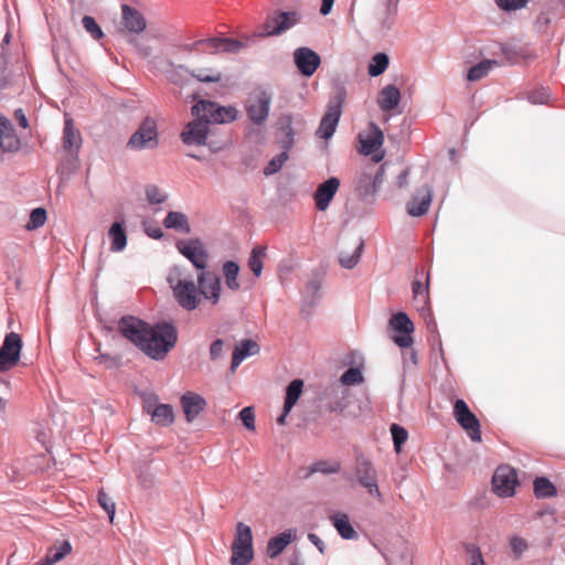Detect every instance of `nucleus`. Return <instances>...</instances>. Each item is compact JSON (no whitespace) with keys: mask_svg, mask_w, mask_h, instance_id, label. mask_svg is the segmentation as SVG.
<instances>
[{"mask_svg":"<svg viewBox=\"0 0 565 565\" xmlns=\"http://www.w3.org/2000/svg\"><path fill=\"white\" fill-rule=\"evenodd\" d=\"M454 417L472 441H481L480 422L463 399L455 402Z\"/></svg>","mask_w":565,"mask_h":565,"instance_id":"obj_11","label":"nucleus"},{"mask_svg":"<svg viewBox=\"0 0 565 565\" xmlns=\"http://www.w3.org/2000/svg\"><path fill=\"white\" fill-rule=\"evenodd\" d=\"M209 132V122L198 117L196 120L189 122L181 134L182 141L186 145H203Z\"/></svg>","mask_w":565,"mask_h":565,"instance_id":"obj_21","label":"nucleus"},{"mask_svg":"<svg viewBox=\"0 0 565 565\" xmlns=\"http://www.w3.org/2000/svg\"><path fill=\"white\" fill-rule=\"evenodd\" d=\"M192 114L207 122L227 124L237 118L238 110L234 106H221L210 100H200L192 107Z\"/></svg>","mask_w":565,"mask_h":565,"instance_id":"obj_4","label":"nucleus"},{"mask_svg":"<svg viewBox=\"0 0 565 565\" xmlns=\"http://www.w3.org/2000/svg\"><path fill=\"white\" fill-rule=\"evenodd\" d=\"M294 60L297 68L305 76H311L321 63L318 53L309 47L297 49L294 53Z\"/></svg>","mask_w":565,"mask_h":565,"instance_id":"obj_18","label":"nucleus"},{"mask_svg":"<svg viewBox=\"0 0 565 565\" xmlns=\"http://www.w3.org/2000/svg\"><path fill=\"white\" fill-rule=\"evenodd\" d=\"M308 540L319 550L321 554L324 553L326 544L315 533L308 534Z\"/></svg>","mask_w":565,"mask_h":565,"instance_id":"obj_62","label":"nucleus"},{"mask_svg":"<svg viewBox=\"0 0 565 565\" xmlns=\"http://www.w3.org/2000/svg\"><path fill=\"white\" fill-rule=\"evenodd\" d=\"M166 35L161 31L149 28L147 31L148 44L143 46V58L148 60V64L160 72H168L172 63L163 57V43Z\"/></svg>","mask_w":565,"mask_h":565,"instance_id":"obj_6","label":"nucleus"},{"mask_svg":"<svg viewBox=\"0 0 565 565\" xmlns=\"http://www.w3.org/2000/svg\"><path fill=\"white\" fill-rule=\"evenodd\" d=\"M222 271L226 287L232 291H237L241 288V284L238 281V264L232 260H227L223 264Z\"/></svg>","mask_w":565,"mask_h":565,"instance_id":"obj_35","label":"nucleus"},{"mask_svg":"<svg viewBox=\"0 0 565 565\" xmlns=\"http://www.w3.org/2000/svg\"><path fill=\"white\" fill-rule=\"evenodd\" d=\"M146 196L150 204H160L167 200V194L154 184L146 188Z\"/></svg>","mask_w":565,"mask_h":565,"instance_id":"obj_53","label":"nucleus"},{"mask_svg":"<svg viewBox=\"0 0 565 565\" xmlns=\"http://www.w3.org/2000/svg\"><path fill=\"white\" fill-rule=\"evenodd\" d=\"M340 380L344 385H355L363 382V375L359 369L350 367L342 374Z\"/></svg>","mask_w":565,"mask_h":565,"instance_id":"obj_55","label":"nucleus"},{"mask_svg":"<svg viewBox=\"0 0 565 565\" xmlns=\"http://www.w3.org/2000/svg\"><path fill=\"white\" fill-rule=\"evenodd\" d=\"M390 63V58L385 53H376L370 64H369V74L371 76H379L385 72Z\"/></svg>","mask_w":565,"mask_h":565,"instance_id":"obj_46","label":"nucleus"},{"mask_svg":"<svg viewBox=\"0 0 565 565\" xmlns=\"http://www.w3.org/2000/svg\"><path fill=\"white\" fill-rule=\"evenodd\" d=\"M82 23L86 32H88L95 40H100L104 36V32L93 17L85 15Z\"/></svg>","mask_w":565,"mask_h":565,"instance_id":"obj_54","label":"nucleus"},{"mask_svg":"<svg viewBox=\"0 0 565 565\" xmlns=\"http://www.w3.org/2000/svg\"><path fill=\"white\" fill-rule=\"evenodd\" d=\"M401 102V92L394 85L383 87L377 97L379 107L383 111H391L395 109Z\"/></svg>","mask_w":565,"mask_h":565,"instance_id":"obj_28","label":"nucleus"},{"mask_svg":"<svg viewBox=\"0 0 565 565\" xmlns=\"http://www.w3.org/2000/svg\"><path fill=\"white\" fill-rule=\"evenodd\" d=\"M431 202V189L425 184L416 190L415 194L407 203V213L411 216H422L429 210Z\"/></svg>","mask_w":565,"mask_h":565,"instance_id":"obj_20","label":"nucleus"},{"mask_svg":"<svg viewBox=\"0 0 565 565\" xmlns=\"http://www.w3.org/2000/svg\"><path fill=\"white\" fill-rule=\"evenodd\" d=\"M280 130L285 135V138L281 140V147L286 150H289L294 145V129H292V120L290 116H282L279 119Z\"/></svg>","mask_w":565,"mask_h":565,"instance_id":"obj_45","label":"nucleus"},{"mask_svg":"<svg viewBox=\"0 0 565 565\" xmlns=\"http://www.w3.org/2000/svg\"><path fill=\"white\" fill-rule=\"evenodd\" d=\"M414 301L418 309L425 310L428 308L429 296L428 285H423L420 281H414L413 284Z\"/></svg>","mask_w":565,"mask_h":565,"instance_id":"obj_42","label":"nucleus"},{"mask_svg":"<svg viewBox=\"0 0 565 565\" xmlns=\"http://www.w3.org/2000/svg\"><path fill=\"white\" fill-rule=\"evenodd\" d=\"M363 242H359L355 246H354V249L351 254L349 253H345V252H341L340 254V257H339V262L341 264L342 267L344 268H348V269H351L353 267L356 266V264L359 263L360 260V257H361V252L363 249Z\"/></svg>","mask_w":565,"mask_h":565,"instance_id":"obj_44","label":"nucleus"},{"mask_svg":"<svg viewBox=\"0 0 565 565\" xmlns=\"http://www.w3.org/2000/svg\"><path fill=\"white\" fill-rule=\"evenodd\" d=\"M178 341L177 328L170 322L149 324L143 321V353L163 360Z\"/></svg>","mask_w":565,"mask_h":565,"instance_id":"obj_1","label":"nucleus"},{"mask_svg":"<svg viewBox=\"0 0 565 565\" xmlns=\"http://www.w3.org/2000/svg\"><path fill=\"white\" fill-rule=\"evenodd\" d=\"M355 475L359 483L364 487L371 495L382 498L377 486V473L372 461L363 454L355 456Z\"/></svg>","mask_w":565,"mask_h":565,"instance_id":"obj_8","label":"nucleus"},{"mask_svg":"<svg viewBox=\"0 0 565 565\" xmlns=\"http://www.w3.org/2000/svg\"><path fill=\"white\" fill-rule=\"evenodd\" d=\"M118 331L122 338L141 348V320L134 316H124L118 321Z\"/></svg>","mask_w":565,"mask_h":565,"instance_id":"obj_22","label":"nucleus"},{"mask_svg":"<svg viewBox=\"0 0 565 565\" xmlns=\"http://www.w3.org/2000/svg\"><path fill=\"white\" fill-rule=\"evenodd\" d=\"M22 345L20 334L10 332L6 335L0 348V372H7L19 363Z\"/></svg>","mask_w":565,"mask_h":565,"instance_id":"obj_10","label":"nucleus"},{"mask_svg":"<svg viewBox=\"0 0 565 565\" xmlns=\"http://www.w3.org/2000/svg\"><path fill=\"white\" fill-rule=\"evenodd\" d=\"M341 470V463L339 461H317L310 468V473L321 472L324 475L338 473Z\"/></svg>","mask_w":565,"mask_h":565,"instance_id":"obj_49","label":"nucleus"},{"mask_svg":"<svg viewBox=\"0 0 565 565\" xmlns=\"http://www.w3.org/2000/svg\"><path fill=\"white\" fill-rule=\"evenodd\" d=\"M534 493L537 498H551L556 494L555 486L545 477L534 480Z\"/></svg>","mask_w":565,"mask_h":565,"instance_id":"obj_41","label":"nucleus"},{"mask_svg":"<svg viewBox=\"0 0 565 565\" xmlns=\"http://www.w3.org/2000/svg\"><path fill=\"white\" fill-rule=\"evenodd\" d=\"M201 300L205 299L212 306H216L221 300L222 282L220 276L212 270L203 269L196 277Z\"/></svg>","mask_w":565,"mask_h":565,"instance_id":"obj_9","label":"nucleus"},{"mask_svg":"<svg viewBox=\"0 0 565 565\" xmlns=\"http://www.w3.org/2000/svg\"><path fill=\"white\" fill-rule=\"evenodd\" d=\"M300 20L301 15L297 11H275L267 15L256 36L267 38L279 35L298 24Z\"/></svg>","mask_w":565,"mask_h":565,"instance_id":"obj_5","label":"nucleus"},{"mask_svg":"<svg viewBox=\"0 0 565 565\" xmlns=\"http://www.w3.org/2000/svg\"><path fill=\"white\" fill-rule=\"evenodd\" d=\"M231 550L230 563L232 565H248L254 558L252 529L243 522L236 524Z\"/></svg>","mask_w":565,"mask_h":565,"instance_id":"obj_3","label":"nucleus"},{"mask_svg":"<svg viewBox=\"0 0 565 565\" xmlns=\"http://www.w3.org/2000/svg\"><path fill=\"white\" fill-rule=\"evenodd\" d=\"M238 417L248 430H255V413L253 407H244L239 412Z\"/></svg>","mask_w":565,"mask_h":565,"instance_id":"obj_57","label":"nucleus"},{"mask_svg":"<svg viewBox=\"0 0 565 565\" xmlns=\"http://www.w3.org/2000/svg\"><path fill=\"white\" fill-rule=\"evenodd\" d=\"M391 434L394 443V449L397 454H399L402 451L403 445L407 441L408 433L404 427L397 424H392Z\"/></svg>","mask_w":565,"mask_h":565,"instance_id":"obj_48","label":"nucleus"},{"mask_svg":"<svg viewBox=\"0 0 565 565\" xmlns=\"http://www.w3.org/2000/svg\"><path fill=\"white\" fill-rule=\"evenodd\" d=\"M518 484V477L514 469L509 466L497 468L492 477L493 491L499 497H511L514 494V488Z\"/></svg>","mask_w":565,"mask_h":565,"instance_id":"obj_16","label":"nucleus"},{"mask_svg":"<svg viewBox=\"0 0 565 565\" xmlns=\"http://www.w3.org/2000/svg\"><path fill=\"white\" fill-rule=\"evenodd\" d=\"M303 382L301 380H294L289 383L286 390V413H290L292 407L298 402L301 393H302Z\"/></svg>","mask_w":565,"mask_h":565,"instance_id":"obj_40","label":"nucleus"},{"mask_svg":"<svg viewBox=\"0 0 565 565\" xmlns=\"http://www.w3.org/2000/svg\"><path fill=\"white\" fill-rule=\"evenodd\" d=\"M221 38H209L203 40H198L192 44L183 45V50L188 52H201L207 54H215L220 52Z\"/></svg>","mask_w":565,"mask_h":565,"instance_id":"obj_33","label":"nucleus"},{"mask_svg":"<svg viewBox=\"0 0 565 565\" xmlns=\"http://www.w3.org/2000/svg\"><path fill=\"white\" fill-rule=\"evenodd\" d=\"M260 348L256 341L250 339L243 340L234 349L231 365L232 370H235L247 356L257 354Z\"/></svg>","mask_w":565,"mask_h":565,"instance_id":"obj_29","label":"nucleus"},{"mask_svg":"<svg viewBox=\"0 0 565 565\" xmlns=\"http://www.w3.org/2000/svg\"><path fill=\"white\" fill-rule=\"evenodd\" d=\"M167 280L173 291L177 302L183 309L192 311L201 303V294L199 286L192 279L184 276L180 267L170 270Z\"/></svg>","mask_w":565,"mask_h":565,"instance_id":"obj_2","label":"nucleus"},{"mask_svg":"<svg viewBox=\"0 0 565 565\" xmlns=\"http://www.w3.org/2000/svg\"><path fill=\"white\" fill-rule=\"evenodd\" d=\"M129 147L138 148L141 146V128L137 129L128 141Z\"/></svg>","mask_w":565,"mask_h":565,"instance_id":"obj_63","label":"nucleus"},{"mask_svg":"<svg viewBox=\"0 0 565 565\" xmlns=\"http://www.w3.org/2000/svg\"><path fill=\"white\" fill-rule=\"evenodd\" d=\"M81 146L82 136L79 130L75 128L72 118H66L63 129V149L71 154H77Z\"/></svg>","mask_w":565,"mask_h":565,"instance_id":"obj_26","label":"nucleus"},{"mask_svg":"<svg viewBox=\"0 0 565 565\" xmlns=\"http://www.w3.org/2000/svg\"><path fill=\"white\" fill-rule=\"evenodd\" d=\"M467 553L470 555V565H486L481 551L475 544H468L466 546Z\"/></svg>","mask_w":565,"mask_h":565,"instance_id":"obj_58","label":"nucleus"},{"mask_svg":"<svg viewBox=\"0 0 565 565\" xmlns=\"http://www.w3.org/2000/svg\"><path fill=\"white\" fill-rule=\"evenodd\" d=\"M399 0H385V10L387 18H394L397 14Z\"/></svg>","mask_w":565,"mask_h":565,"instance_id":"obj_61","label":"nucleus"},{"mask_svg":"<svg viewBox=\"0 0 565 565\" xmlns=\"http://www.w3.org/2000/svg\"><path fill=\"white\" fill-rule=\"evenodd\" d=\"M339 186L340 181L334 177L329 178L318 186L315 193V202L319 211H326L328 209L330 202L338 192Z\"/></svg>","mask_w":565,"mask_h":565,"instance_id":"obj_23","label":"nucleus"},{"mask_svg":"<svg viewBox=\"0 0 565 565\" xmlns=\"http://www.w3.org/2000/svg\"><path fill=\"white\" fill-rule=\"evenodd\" d=\"M494 66H498V62L495 60H483L469 68L467 78L470 82L480 81L486 77Z\"/></svg>","mask_w":565,"mask_h":565,"instance_id":"obj_38","label":"nucleus"},{"mask_svg":"<svg viewBox=\"0 0 565 565\" xmlns=\"http://www.w3.org/2000/svg\"><path fill=\"white\" fill-rule=\"evenodd\" d=\"M46 221V211L42 207L34 209L30 214V220L26 223L28 230H35L44 225Z\"/></svg>","mask_w":565,"mask_h":565,"instance_id":"obj_52","label":"nucleus"},{"mask_svg":"<svg viewBox=\"0 0 565 565\" xmlns=\"http://www.w3.org/2000/svg\"><path fill=\"white\" fill-rule=\"evenodd\" d=\"M180 403L189 423H192L206 406V401L194 392L184 393Z\"/></svg>","mask_w":565,"mask_h":565,"instance_id":"obj_24","label":"nucleus"},{"mask_svg":"<svg viewBox=\"0 0 565 565\" xmlns=\"http://www.w3.org/2000/svg\"><path fill=\"white\" fill-rule=\"evenodd\" d=\"M271 104V94L263 88L254 89L245 104L246 114L255 125H263L268 117Z\"/></svg>","mask_w":565,"mask_h":565,"instance_id":"obj_7","label":"nucleus"},{"mask_svg":"<svg viewBox=\"0 0 565 565\" xmlns=\"http://www.w3.org/2000/svg\"><path fill=\"white\" fill-rule=\"evenodd\" d=\"M98 504L106 511L109 516V521L113 522L115 518L116 504L111 497H109L104 489L98 491L97 495Z\"/></svg>","mask_w":565,"mask_h":565,"instance_id":"obj_51","label":"nucleus"},{"mask_svg":"<svg viewBox=\"0 0 565 565\" xmlns=\"http://www.w3.org/2000/svg\"><path fill=\"white\" fill-rule=\"evenodd\" d=\"M118 32L128 41H134L141 32V14L128 4L121 6V21Z\"/></svg>","mask_w":565,"mask_h":565,"instance_id":"obj_17","label":"nucleus"},{"mask_svg":"<svg viewBox=\"0 0 565 565\" xmlns=\"http://www.w3.org/2000/svg\"><path fill=\"white\" fill-rule=\"evenodd\" d=\"M333 526L338 533L345 540H352L358 536V533L350 523L349 516L345 513H337L330 516Z\"/></svg>","mask_w":565,"mask_h":565,"instance_id":"obj_34","label":"nucleus"},{"mask_svg":"<svg viewBox=\"0 0 565 565\" xmlns=\"http://www.w3.org/2000/svg\"><path fill=\"white\" fill-rule=\"evenodd\" d=\"M341 116V103L339 100L331 102L328 106L327 113L322 117L317 136L322 139H329L335 131L337 125Z\"/></svg>","mask_w":565,"mask_h":565,"instance_id":"obj_19","label":"nucleus"},{"mask_svg":"<svg viewBox=\"0 0 565 565\" xmlns=\"http://www.w3.org/2000/svg\"><path fill=\"white\" fill-rule=\"evenodd\" d=\"M288 158H289L288 150L284 149L282 152H280L279 154L274 157L268 162V164L264 168V173L266 175H270V174L278 172L282 168L285 162L288 160Z\"/></svg>","mask_w":565,"mask_h":565,"instance_id":"obj_50","label":"nucleus"},{"mask_svg":"<svg viewBox=\"0 0 565 565\" xmlns=\"http://www.w3.org/2000/svg\"><path fill=\"white\" fill-rule=\"evenodd\" d=\"M72 552V545L68 541H63L58 546H51L44 558H42L36 565H54L57 562H61Z\"/></svg>","mask_w":565,"mask_h":565,"instance_id":"obj_31","label":"nucleus"},{"mask_svg":"<svg viewBox=\"0 0 565 565\" xmlns=\"http://www.w3.org/2000/svg\"><path fill=\"white\" fill-rule=\"evenodd\" d=\"M191 75L202 83H217L222 79V73L215 68H199Z\"/></svg>","mask_w":565,"mask_h":565,"instance_id":"obj_47","label":"nucleus"},{"mask_svg":"<svg viewBox=\"0 0 565 565\" xmlns=\"http://www.w3.org/2000/svg\"><path fill=\"white\" fill-rule=\"evenodd\" d=\"M359 141L361 143L360 152L364 156L374 154L375 162H380L384 158V153H376L384 142V134L382 129L374 122L369 125L366 134H359Z\"/></svg>","mask_w":565,"mask_h":565,"instance_id":"obj_13","label":"nucleus"},{"mask_svg":"<svg viewBox=\"0 0 565 565\" xmlns=\"http://www.w3.org/2000/svg\"><path fill=\"white\" fill-rule=\"evenodd\" d=\"M510 544H511V548H512L513 553L516 556H520L527 548V544H526L525 540H523L519 536L512 537L510 541Z\"/></svg>","mask_w":565,"mask_h":565,"instance_id":"obj_59","label":"nucleus"},{"mask_svg":"<svg viewBox=\"0 0 565 565\" xmlns=\"http://www.w3.org/2000/svg\"><path fill=\"white\" fill-rule=\"evenodd\" d=\"M503 11H515L524 8L529 0H493Z\"/></svg>","mask_w":565,"mask_h":565,"instance_id":"obj_56","label":"nucleus"},{"mask_svg":"<svg viewBox=\"0 0 565 565\" xmlns=\"http://www.w3.org/2000/svg\"><path fill=\"white\" fill-rule=\"evenodd\" d=\"M108 237L111 242L110 249L113 252H120L125 248L127 244V236L121 223L115 222L110 226Z\"/></svg>","mask_w":565,"mask_h":565,"instance_id":"obj_36","label":"nucleus"},{"mask_svg":"<svg viewBox=\"0 0 565 565\" xmlns=\"http://www.w3.org/2000/svg\"><path fill=\"white\" fill-rule=\"evenodd\" d=\"M157 397L153 394H143V411L151 416V422L158 426L168 427L174 422L173 408L169 404L153 405Z\"/></svg>","mask_w":565,"mask_h":565,"instance_id":"obj_15","label":"nucleus"},{"mask_svg":"<svg viewBox=\"0 0 565 565\" xmlns=\"http://www.w3.org/2000/svg\"><path fill=\"white\" fill-rule=\"evenodd\" d=\"M266 246H255L248 258V267L256 277L262 275L264 259L266 258Z\"/></svg>","mask_w":565,"mask_h":565,"instance_id":"obj_37","label":"nucleus"},{"mask_svg":"<svg viewBox=\"0 0 565 565\" xmlns=\"http://www.w3.org/2000/svg\"><path fill=\"white\" fill-rule=\"evenodd\" d=\"M177 248L195 268L203 270L207 267L209 254L200 239L179 241Z\"/></svg>","mask_w":565,"mask_h":565,"instance_id":"obj_14","label":"nucleus"},{"mask_svg":"<svg viewBox=\"0 0 565 565\" xmlns=\"http://www.w3.org/2000/svg\"><path fill=\"white\" fill-rule=\"evenodd\" d=\"M163 225L167 228L174 230L181 234H190L191 226L188 216L182 212H169L163 220Z\"/></svg>","mask_w":565,"mask_h":565,"instance_id":"obj_32","label":"nucleus"},{"mask_svg":"<svg viewBox=\"0 0 565 565\" xmlns=\"http://www.w3.org/2000/svg\"><path fill=\"white\" fill-rule=\"evenodd\" d=\"M296 534L292 530L271 537L267 543V554L270 558L277 557L294 540Z\"/></svg>","mask_w":565,"mask_h":565,"instance_id":"obj_30","label":"nucleus"},{"mask_svg":"<svg viewBox=\"0 0 565 565\" xmlns=\"http://www.w3.org/2000/svg\"><path fill=\"white\" fill-rule=\"evenodd\" d=\"M224 342L221 339L215 340L210 347V356L212 360H216L222 355Z\"/></svg>","mask_w":565,"mask_h":565,"instance_id":"obj_60","label":"nucleus"},{"mask_svg":"<svg viewBox=\"0 0 565 565\" xmlns=\"http://www.w3.org/2000/svg\"><path fill=\"white\" fill-rule=\"evenodd\" d=\"M220 52L238 53L254 42V36H244L243 40L221 38Z\"/></svg>","mask_w":565,"mask_h":565,"instance_id":"obj_39","label":"nucleus"},{"mask_svg":"<svg viewBox=\"0 0 565 565\" xmlns=\"http://www.w3.org/2000/svg\"><path fill=\"white\" fill-rule=\"evenodd\" d=\"M20 148V140L15 135L11 122L0 117V149L3 151H15Z\"/></svg>","mask_w":565,"mask_h":565,"instance_id":"obj_27","label":"nucleus"},{"mask_svg":"<svg viewBox=\"0 0 565 565\" xmlns=\"http://www.w3.org/2000/svg\"><path fill=\"white\" fill-rule=\"evenodd\" d=\"M156 122L149 118L143 119V148H154L158 145Z\"/></svg>","mask_w":565,"mask_h":565,"instance_id":"obj_43","label":"nucleus"},{"mask_svg":"<svg viewBox=\"0 0 565 565\" xmlns=\"http://www.w3.org/2000/svg\"><path fill=\"white\" fill-rule=\"evenodd\" d=\"M384 179V169L381 167L376 174H362L359 179L356 191L359 196L367 199L374 196Z\"/></svg>","mask_w":565,"mask_h":565,"instance_id":"obj_25","label":"nucleus"},{"mask_svg":"<svg viewBox=\"0 0 565 565\" xmlns=\"http://www.w3.org/2000/svg\"><path fill=\"white\" fill-rule=\"evenodd\" d=\"M388 327L398 333L392 338L396 345L406 349L413 344L414 323L405 312L393 315L388 320Z\"/></svg>","mask_w":565,"mask_h":565,"instance_id":"obj_12","label":"nucleus"},{"mask_svg":"<svg viewBox=\"0 0 565 565\" xmlns=\"http://www.w3.org/2000/svg\"><path fill=\"white\" fill-rule=\"evenodd\" d=\"M327 408L331 413H342L345 408V404L342 401H335L330 403Z\"/></svg>","mask_w":565,"mask_h":565,"instance_id":"obj_64","label":"nucleus"}]
</instances>
